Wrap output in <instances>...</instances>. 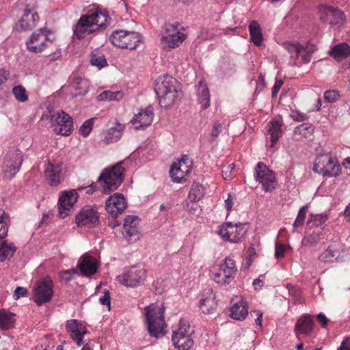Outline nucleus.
Segmentation results:
<instances>
[{
  "label": "nucleus",
  "instance_id": "7ed1b4c3",
  "mask_svg": "<svg viewBox=\"0 0 350 350\" xmlns=\"http://www.w3.org/2000/svg\"><path fill=\"white\" fill-rule=\"evenodd\" d=\"M148 331L152 337L157 338L165 334L166 324L164 319L165 307L163 304H152L144 309Z\"/></svg>",
  "mask_w": 350,
  "mask_h": 350
},
{
  "label": "nucleus",
  "instance_id": "b1692460",
  "mask_svg": "<svg viewBox=\"0 0 350 350\" xmlns=\"http://www.w3.org/2000/svg\"><path fill=\"white\" fill-rule=\"evenodd\" d=\"M153 108L148 106L145 109H141L140 111L136 113L132 122L135 129L138 130L150 126L153 121Z\"/></svg>",
  "mask_w": 350,
  "mask_h": 350
},
{
  "label": "nucleus",
  "instance_id": "4468645a",
  "mask_svg": "<svg viewBox=\"0 0 350 350\" xmlns=\"http://www.w3.org/2000/svg\"><path fill=\"white\" fill-rule=\"evenodd\" d=\"M51 122L53 131L57 134L68 136L72 131V120L63 111H59L52 116Z\"/></svg>",
  "mask_w": 350,
  "mask_h": 350
},
{
  "label": "nucleus",
  "instance_id": "6e6d98bb",
  "mask_svg": "<svg viewBox=\"0 0 350 350\" xmlns=\"http://www.w3.org/2000/svg\"><path fill=\"white\" fill-rule=\"evenodd\" d=\"M79 271L77 269H70L65 271H63L60 273L61 278L65 282H68L70 281L75 275H78Z\"/></svg>",
  "mask_w": 350,
  "mask_h": 350
},
{
  "label": "nucleus",
  "instance_id": "0e129e2a",
  "mask_svg": "<svg viewBox=\"0 0 350 350\" xmlns=\"http://www.w3.org/2000/svg\"><path fill=\"white\" fill-rule=\"evenodd\" d=\"M46 181L51 187H57L60 183L59 176H46Z\"/></svg>",
  "mask_w": 350,
  "mask_h": 350
},
{
  "label": "nucleus",
  "instance_id": "bf43d9fd",
  "mask_svg": "<svg viewBox=\"0 0 350 350\" xmlns=\"http://www.w3.org/2000/svg\"><path fill=\"white\" fill-rule=\"evenodd\" d=\"M28 294L27 288L21 286H18L14 291L13 297L15 300L18 299L21 297H25Z\"/></svg>",
  "mask_w": 350,
  "mask_h": 350
},
{
  "label": "nucleus",
  "instance_id": "864d4df0",
  "mask_svg": "<svg viewBox=\"0 0 350 350\" xmlns=\"http://www.w3.org/2000/svg\"><path fill=\"white\" fill-rule=\"evenodd\" d=\"M95 119V118H90L84 122L83 124L81 126L79 129V133L83 136L87 137L90 134L92 129L94 121Z\"/></svg>",
  "mask_w": 350,
  "mask_h": 350
},
{
  "label": "nucleus",
  "instance_id": "dca6fc26",
  "mask_svg": "<svg viewBox=\"0 0 350 350\" xmlns=\"http://www.w3.org/2000/svg\"><path fill=\"white\" fill-rule=\"evenodd\" d=\"M78 226H95L99 222V213L96 206L86 205L75 216Z\"/></svg>",
  "mask_w": 350,
  "mask_h": 350
},
{
  "label": "nucleus",
  "instance_id": "412c9836",
  "mask_svg": "<svg viewBox=\"0 0 350 350\" xmlns=\"http://www.w3.org/2000/svg\"><path fill=\"white\" fill-rule=\"evenodd\" d=\"M67 332L71 338L76 342L78 346L83 344V337L88 333V330L83 322L77 319L68 320L66 325Z\"/></svg>",
  "mask_w": 350,
  "mask_h": 350
},
{
  "label": "nucleus",
  "instance_id": "37998d69",
  "mask_svg": "<svg viewBox=\"0 0 350 350\" xmlns=\"http://www.w3.org/2000/svg\"><path fill=\"white\" fill-rule=\"evenodd\" d=\"M91 65L101 69L107 66V59L105 55L97 51L92 52L90 57Z\"/></svg>",
  "mask_w": 350,
  "mask_h": 350
},
{
  "label": "nucleus",
  "instance_id": "473e14b6",
  "mask_svg": "<svg viewBox=\"0 0 350 350\" xmlns=\"http://www.w3.org/2000/svg\"><path fill=\"white\" fill-rule=\"evenodd\" d=\"M198 96L202 108L206 109L210 106L211 99L209 90L206 84L202 81H200L198 83Z\"/></svg>",
  "mask_w": 350,
  "mask_h": 350
},
{
  "label": "nucleus",
  "instance_id": "9d476101",
  "mask_svg": "<svg viewBox=\"0 0 350 350\" xmlns=\"http://www.w3.org/2000/svg\"><path fill=\"white\" fill-rule=\"evenodd\" d=\"M186 38L185 33L178 29V24H166L162 33V44L164 47H178Z\"/></svg>",
  "mask_w": 350,
  "mask_h": 350
},
{
  "label": "nucleus",
  "instance_id": "a18cd8bd",
  "mask_svg": "<svg viewBox=\"0 0 350 350\" xmlns=\"http://www.w3.org/2000/svg\"><path fill=\"white\" fill-rule=\"evenodd\" d=\"M328 219V215L325 213H323L321 214H310V218L308 221V226L310 228L312 227H319Z\"/></svg>",
  "mask_w": 350,
  "mask_h": 350
},
{
  "label": "nucleus",
  "instance_id": "4be33fe9",
  "mask_svg": "<svg viewBox=\"0 0 350 350\" xmlns=\"http://www.w3.org/2000/svg\"><path fill=\"white\" fill-rule=\"evenodd\" d=\"M200 308L206 314H211L216 311L217 301L216 295L211 288L207 287L204 289L200 300Z\"/></svg>",
  "mask_w": 350,
  "mask_h": 350
},
{
  "label": "nucleus",
  "instance_id": "a19ab883",
  "mask_svg": "<svg viewBox=\"0 0 350 350\" xmlns=\"http://www.w3.org/2000/svg\"><path fill=\"white\" fill-rule=\"evenodd\" d=\"M204 187L198 183H194L189 192V198L191 202L199 201L204 196Z\"/></svg>",
  "mask_w": 350,
  "mask_h": 350
},
{
  "label": "nucleus",
  "instance_id": "680f3d73",
  "mask_svg": "<svg viewBox=\"0 0 350 350\" xmlns=\"http://www.w3.org/2000/svg\"><path fill=\"white\" fill-rule=\"evenodd\" d=\"M234 64L230 61V59H224L220 65V68L224 73H227L228 70H232Z\"/></svg>",
  "mask_w": 350,
  "mask_h": 350
},
{
  "label": "nucleus",
  "instance_id": "c756f323",
  "mask_svg": "<svg viewBox=\"0 0 350 350\" xmlns=\"http://www.w3.org/2000/svg\"><path fill=\"white\" fill-rule=\"evenodd\" d=\"M268 135H269L270 145H267L269 147H273L274 144L278 141L281 137L282 130V124L279 121L270 122L268 124Z\"/></svg>",
  "mask_w": 350,
  "mask_h": 350
},
{
  "label": "nucleus",
  "instance_id": "aec40b11",
  "mask_svg": "<svg viewBox=\"0 0 350 350\" xmlns=\"http://www.w3.org/2000/svg\"><path fill=\"white\" fill-rule=\"evenodd\" d=\"M126 206L124 196L118 193L109 196L105 202V209L112 217H117L119 214H122Z\"/></svg>",
  "mask_w": 350,
  "mask_h": 350
},
{
  "label": "nucleus",
  "instance_id": "4c0bfd02",
  "mask_svg": "<svg viewBox=\"0 0 350 350\" xmlns=\"http://www.w3.org/2000/svg\"><path fill=\"white\" fill-rule=\"evenodd\" d=\"M89 85L87 79L81 77H75L72 83V88L75 90V96L85 95L88 91Z\"/></svg>",
  "mask_w": 350,
  "mask_h": 350
},
{
  "label": "nucleus",
  "instance_id": "ea45409f",
  "mask_svg": "<svg viewBox=\"0 0 350 350\" xmlns=\"http://www.w3.org/2000/svg\"><path fill=\"white\" fill-rule=\"evenodd\" d=\"M124 165L125 163L121 161L114 165L108 166L103 169L100 175H124L127 172Z\"/></svg>",
  "mask_w": 350,
  "mask_h": 350
},
{
  "label": "nucleus",
  "instance_id": "0eeeda50",
  "mask_svg": "<svg viewBox=\"0 0 350 350\" xmlns=\"http://www.w3.org/2000/svg\"><path fill=\"white\" fill-rule=\"evenodd\" d=\"M51 31L46 28H40L32 33L26 42L27 49L32 53H39L53 44L54 38L50 37Z\"/></svg>",
  "mask_w": 350,
  "mask_h": 350
},
{
  "label": "nucleus",
  "instance_id": "4d7b16f0",
  "mask_svg": "<svg viewBox=\"0 0 350 350\" xmlns=\"http://www.w3.org/2000/svg\"><path fill=\"white\" fill-rule=\"evenodd\" d=\"M286 250V247L285 245L276 242L275 245V257L278 259L283 258Z\"/></svg>",
  "mask_w": 350,
  "mask_h": 350
},
{
  "label": "nucleus",
  "instance_id": "79ce46f5",
  "mask_svg": "<svg viewBox=\"0 0 350 350\" xmlns=\"http://www.w3.org/2000/svg\"><path fill=\"white\" fill-rule=\"evenodd\" d=\"M174 347L178 350H190L193 346L194 342L192 336L172 338Z\"/></svg>",
  "mask_w": 350,
  "mask_h": 350
},
{
  "label": "nucleus",
  "instance_id": "6e6552de",
  "mask_svg": "<svg viewBox=\"0 0 350 350\" xmlns=\"http://www.w3.org/2000/svg\"><path fill=\"white\" fill-rule=\"evenodd\" d=\"M147 271L139 267H131L122 275L117 277L120 283L128 287H136L146 280Z\"/></svg>",
  "mask_w": 350,
  "mask_h": 350
},
{
  "label": "nucleus",
  "instance_id": "9b49d317",
  "mask_svg": "<svg viewBox=\"0 0 350 350\" xmlns=\"http://www.w3.org/2000/svg\"><path fill=\"white\" fill-rule=\"evenodd\" d=\"M247 231L246 224H236L227 222L219 230V234L224 239L232 242L238 243L241 241Z\"/></svg>",
  "mask_w": 350,
  "mask_h": 350
},
{
  "label": "nucleus",
  "instance_id": "f8f14e48",
  "mask_svg": "<svg viewBox=\"0 0 350 350\" xmlns=\"http://www.w3.org/2000/svg\"><path fill=\"white\" fill-rule=\"evenodd\" d=\"M282 45L289 53L291 59H296L300 55L305 63L310 61L312 54L316 51V46L310 43L304 46L298 42H286Z\"/></svg>",
  "mask_w": 350,
  "mask_h": 350
},
{
  "label": "nucleus",
  "instance_id": "49530a36",
  "mask_svg": "<svg viewBox=\"0 0 350 350\" xmlns=\"http://www.w3.org/2000/svg\"><path fill=\"white\" fill-rule=\"evenodd\" d=\"M322 230L314 231L312 233L306 235L302 239V245L306 247L316 245L321 240Z\"/></svg>",
  "mask_w": 350,
  "mask_h": 350
},
{
  "label": "nucleus",
  "instance_id": "5fc2aeb1",
  "mask_svg": "<svg viewBox=\"0 0 350 350\" xmlns=\"http://www.w3.org/2000/svg\"><path fill=\"white\" fill-rule=\"evenodd\" d=\"M273 172L262 162H258L255 168L254 175H273Z\"/></svg>",
  "mask_w": 350,
  "mask_h": 350
},
{
  "label": "nucleus",
  "instance_id": "72a5a7b5",
  "mask_svg": "<svg viewBox=\"0 0 350 350\" xmlns=\"http://www.w3.org/2000/svg\"><path fill=\"white\" fill-rule=\"evenodd\" d=\"M249 31L251 40L257 46H261L263 40V35L259 23L256 21H252L249 25Z\"/></svg>",
  "mask_w": 350,
  "mask_h": 350
},
{
  "label": "nucleus",
  "instance_id": "338daca9",
  "mask_svg": "<svg viewBox=\"0 0 350 350\" xmlns=\"http://www.w3.org/2000/svg\"><path fill=\"white\" fill-rule=\"evenodd\" d=\"M99 301L102 305L110 306V293L108 291H105L104 295L99 298Z\"/></svg>",
  "mask_w": 350,
  "mask_h": 350
},
{
  "label": "nucleus",
  "instance_id": "39448f33",
  "mask_svg": "<svg viewBox=\"0 0 350 350\" xmlns=\"http://www.w3.org/2000/svg\"><path fill=\"white\" fill-rule=\"evenodd\" d=\"M313 170L322 175H340L345 173L337 158L330 154H319L315 159Z\"/></svg>",
  "mask_w": 350,
  "mask_h": 350
},
{
  "label": "nucleus",
  "instance_id": "c03bdc74",
  "mask_svg": "<svg viewBox=\"0 0 350 350\" xmlns=\"http://www.w3.org/2000/svg\"><path fill=\"white\" fill-rule=\"evenodd\" d=\"M123 97V93L121 91L111 92L109 90L103 91L98 96L97 99L101 101H118Z\"/></svg>",
  "mask_w": 350,
  "mask_h": 350
},
{
  "label": "nucleus",
  "instance_id": "e433bc0d",
  "mask_svg": "<svg viewBox=\"0 0 350 350\" xmlns=\"http://www.w3.org/2000/svg\"><path fill=\"white\" fill-rule=\"evenodd\" d=\"M16 247L12 243H8L7 241H0V261L3 262L5 260L10 259L15 253Z\"/></svg>",
  "mask_w": 350,
  "mask_h": 350
},
{
  "label": "nucleus",
  "instance_id": "423d86ee",
  "mask_svg": "<svg viewBox=\"0 0 350 350\" xmlns=\"http://www.w3.org/2000/svg\"><path fill=\"white\" fill-rule=\"evenodd\" d=\"M109 40L114 46L132 50L141 42L142 36L137 31L118 29L111 33Z\"/></svg>",
  "mask_w": 350,
  "mask_h": 350
},
{
  "label": "nucleus",
  "instance_id": "2f4dec72",
  "mask_svg": "<svg viewBox=\"0 0 350 350\" xmlns=\"http://www.w3.org/2000/svg\"><path fill=\"white\" fill-rule=\"evenodd\" d=\"M15 314L5 309L0 310V328L2 330H8L15 326Z\"/></svg>",
  "mask_w": 350,
  "mask_h": 350
},
{
  "label": "nucleus",
  "instance_id": "f03ea898",
  "mask_svg": "<svg viewBox=\"0 0 350 350\" xmlns=\"http://www.w3.org/2000/svg\"><path fill=\"white\" fill-rule=\"evenodd\" d=\"M154 92L161 107L169 108L173 106L180 96L178 81L171 76H164L157 81Z\"/></svg>",
  "mask_w": 350,
  "mask_h": 350
},
{
  "label": "nucleus",
  "instance_id": "13d9d810",
  "mask_svg": "<svg viewBox=\"0 0 350 350\" xmlns=\"http://www.w3.org/2000/svg\"><path fill=\"white\" fill-rule=\"evenodd\" d=\"M339 97V93L335 90H327L324 94L325 100L327 103L334 102Z\"/></svg>",
  "mask_w": 350,
  "mask_h": 350
},
{
  "label": "nucleus",
  "instance_id": "de8ad7c7",
  "mask_svg": "<svg viewBox=\"0 0 350 350\" xmlns=\"http://www.w3.org/2000/svg\"><path fill=\"white\" fill-rule=\"evenodd\" d=\"M286 288L295 303L301 304L304 302V298L301 296V291L299 288L295 287L291 284H286Z\"/></svg>",
  "mask_w": 350,
  "mask_h": 350
},
{
  "label": "nucleus",
  "instance_id": "58836bf2",
  "mask_svg": "<svg viewBox=\"0 0 350 350\" xmlns=\"http://www.w3.org/2000/svg\"><path fill=\"white\" fill-rule=\"evenodd\" d=\"M255 179L262 185L263 190L266 192L271 191L277 185L275 176H255Z\"/></svg>",
  "mask_w": 350,
  "mask_h": 350
},
{
  "label": "nucleus",
  "instance_id": "5701e85b",
  "mask_svg": "<svg viewBox=\"0 0 350 350\" xmlns=\"http://www.w3.org/2000/svg\"><path fill=\"white\" fill-rule=\"evenodd\" d=\"M77 267L81 275L90 277L97 272L98 263L94 257L83 255L79 259Z\"/></svg>",
  "mask_w": 350,
  "mask_h": 350
},
{
  "label": "nucleus",
  "instance_id": "2eb2a0df",
  "mask_svg": "<svg viewBox=\"0 0 350 350\" xmlns=\"http://www.w3.org/2000/svg\"><path fill=\"white\" fill-rule=\"evenodd\" d=\"M23 163L22 152L13 147L6 154L2 166L3 172L5 174L16 175Z\"/></svg>",
  "mask_w": 350,
  "mask_h": 350
},
{
  "label": "nucleus",
  "instance_id": "7c9ffc66",
  "mask_svg": "<svg viewBox=\"0 0 350 350\" xmlns=\"http://www.w3.org/2000/svg\"><path fill=\"white\" fill-rule=\"evenodd\" d=\"M230 317L236 320L241 321L245 319L248 314L247 304L243 300L235 303L230 310Z\"/></svg>",
  "mask_w": 350,
  "mask_h": 350
},
{
  "label": "nucleus",
  "instance_id": "8fccbe9b",
  "mask_svg": "<svg viewBox=\"0 0 350 350\" xmlns=\"http://www.w3.org/2000/svg\"><path fill=\"white\" fill-rule=\"evenodd\" d=\"M308 210V205L303 206L300 208L293 225L294 230L304 224Z\"/></svg>",
  "mask_w": 350,
  "mask_h": 350
},
{
  "label": "nucleus",
  "instance_id": "f704fd0d",
  "mask_svg": "<svg viewBox=\"0 0 350 350\" xmlns=\"http://www.w3.org/2000/svg\"><path fill=\"white\" fill-rule=\"evenodd\" d=\"M329 54L337 61H340L350 55V46L346 43L339 44L334 46Z\"/></svg>",
  "mask_w": 350,
  "mask_h": 350
},
{
  "label": "nucleus",
  "instance_id": "bb28decb",
  "mask_svg": "<svg viewBox=\"0 0 350 350\" xmlns=\"http://www.w3.org/2000/svg\"><path fill=\"white\" fill-rule=\"evenodd\" d=\"M313 325L314 321L312 316L304 314L297 320L295 327V332L297 336L300 334L308 335L313 329Z\"/></svg>",
  "mask_w": 350,
  "mask_h": 350
},
{
  "label": "nucleus",
  "instance_id": "774afa93",
  "mask_svg": "<svg viewBox=\"0 0 350 350\" xmlns=\"http://www.w3.org/2000/svg\"><path fill=\"white\" fill-rule=\"evenodd\" d=\"M291 117L293 120L297 122H302L308 119L307 116L297 111L293 112Z\"/></svg>",
  "mask_w": 350,
  "mask_h": 350
},
{
  "label": "nucleus",
  "instance_id": "69168bd1",
  "mask_svg": "<svg viewBox=\"0 0 350 350\" xmlns=\"http://www.w3.org/2000/svg\"><path fill=\"white\" fill-rule=\"evenodd\" d=\"M10 77V71L4 68L0 69V87L5 83Z\"/></svg>",
  "mask_w": 350,
  "mask_h": 350
},
{
  "label": "nucleus",
  "instance_id": "cd10ccee",
  "mask_svg": "<svg viewBox=\"0 0 350 350\" xmlns=\"http://www.w3.org/2000/svg\"><path fill=\"white\" fill-rule=\"evenodd\" d=\"M340 248L339 244L330 245L328 246L327 250L319 255V259L320 261L323 262L338 261L340 256Z\"/></svg>",
  "mask_w": 350,
  "mask_h": 350
},
{
  "label": "nucleus",
  "instance_id": "603ef678",
  "mask_svg": "<svg viewBox=\"0 0 350 350\" xmlns=\"http://www.w3.org/2000/svg\"><path fill=\"white\" fill-rule=\"evenodd\" d=\"M8 218V215L5 213L0 216V241H4L3 239L8 234V227L5 221Z\"/></svg>",
  "mask_w": 350,
  "mask_h": 350
},
{
  "label": "nucleus",
  "instance_id": "393cba45",
  "mask_svg": "<svg viewBox=\"0 0 350 350\" xmlns=\"http://www.w3.org/2000/svg\"><path fill=\"white\" fill-rule=\"evenodd\" d=\"M139 219L135 215H127L124 219L122 234L126 239H130L139 232Z\"/></svg>",
  "mask_w": 350,
  "mask_h": 350
},
{
  "label": "nucleus",
  "instance_id": "c9c22d12",
  "mask_svg": "<svg viewBox=\"0 0 350 350\" xmlns=\"http://www.w3.org/2000/svg\"><path fill=\"white\" fill-rule=\"evenodd\" d=\"M124 126L123 124L117 123L115 127L109 129L107 132L105 133L103 141L107 143H112L118 141L122 135V131Z\"/></svg>",
  "mask_w": 350,
  "mask_h": 350
},
{
  "label": "nucleus",
  "instance_id": "a211bd4d",
  "mask_svg": "<svg viewBox=\"0 0 350 350\" xmlns=\"http://www.w3.org/2000/svg\"><path fill=\"white\" fill-rule=\"evenodd\" d=\"M37 7L36 3L33 2L31 5V3L27 4V9L24 10V13L18 23L16 25V29L20 31H27L34 28L39 21V16L34 9Z\"/></svg>",
  "mask_w": 350,
  "mask_h": 350
},
{
  "label": "nucleus",
  "instance_id": "a878e982",
  "mask_svg": "<svg viewBox=\"0 0 350 350\" xmlns=\"http://www.w3.org/2000/svg\"><path fill=\"white\" fill-rule=\"evenodd\" d=\"M193 161L189 156L184 154L180 160L174 162L169 170L170 175H175L178 172H182L188 175L191 172Z\"/></svg>",
  "mask_w": 350,
  "mask_h": 350
},
{
  "label": "nucleus",
  "instance_id": "f3484780",
  "mask_svg": "<svg viewBox=\"0 0 350 350\" xmlns=\"http://www.w3.org/2000/svg\"><path fill=\"white\" fill-rule=\"evenodd\" d=\"M53 282L42 280L36 283L33 287V299L38 306L49 302L53 296Z\"/></svg>",
  "mask_w": 350,
  "mask_h": 350
},
{
  "label": "nucleus",
  "instance_id": "ddd939ff",
  "mask_svg": "<svg viewBox=\"0 0 350 350\" xmlns=\"http://www.w3.org/2000/svg\"><path fill=\"white\" fill-rule=\"evenodd\" d=\"M76 190L62 191L58 200V213L61 218H66L73 211V206L78 200Z\"/></svg>",
  "mask_w": 350,
  "mask_h": 350
},
{
  "label": "nucleus",
  "instance_id": "f257e3e1",
  "mask_svg": "<svg viewBox=\"0 0 350 350\" xmlns=\"http://www.w3.org/2000/svg\"><path fill=\"white\" fill-rule=\"evenodd\" d=\"M110 20L107 12H103L100 10L90 11L81 15L74 25V35L78 39H82L92 33L105 29Z\"/></svg>",
  "mask_w": 350,
  "mask_h": 350
},
{
  "label": "nucleus",
  "instance_id": "09e8293b",
  "mask_svg": "<svg viewBox=\"0 0 350 350\" xmlns=\"http://www.w3.org/2000/svg\"><path fill=\"white\" fill-rule=\"evenodd\" d=\"M12 93L15 98L21 103H25L28 100V95L25 88L21 85L14 86L12 89Z\"/></svg>",
  "mask_w": 350,
  "mask_h": 350
},
{
  "label": "nucleus",
  "instance_id": "20e7f679",
  "mask_svg": "<svg viewBox=\"0 0 350 350\" xmlns=\"http://www.w3.org/2000/svg\"><path fill=\"white\" fill-rule=\"evenodd\" d=\"M124 176H98L96 183H92L88 186H81L78 191L85 190L87 194H92L96 191L109 193L116 190L122 183Z\"/></svg>",
  "mask_w": 350,
  "mask_h": 350
},
{
  "label": "nucleus",
  "instance_id": "1a4fd4ad",
  "mask_svg": "<svg viewBox=\"0 0 350 350\" xmlns=\"http://www.w3.org/2000/svg\"><path fill=\"white\" fill-rule=\"evenodd\" d=\"M237 271L235 261L230 257H226L220 264L218 271L213 274V279L221 285L229 284L235 277Z\"/></svg>",
  "mask_w": 350,
  "mask_h": 350
},
{
  "label": "nucleus",
  "instance_id": "c85d7f7f",
  "mask_svg": "<svg viewBox=\"0 0 350 350\" xmlns=\"http://www.w3.org/2000/svg\"><path fill=\"white\" fill-rule=\"evenodd\" d=\"M172 338H180L192 336L194 331L191 327L189 322L184 319L179 321L178 327L172 331Z\"/></svg>",
  "mask_w": 350,
  "mask_h": 350
},
{
  "label": "nucleus",
  "instance_id": "052dcab7",
  "mask_svg": "<svg viewBox=\"0 0 350 350\" xmlns=\"http://www.w3.org/2000/svg\"><path fill=\"white\" fill-rule=\"evenodd\" d=\"M221 131H222L221 124L218 122H215V124H213V126L212 132H211V137H212L213 140H215L219 136V135L221 132Z\"/></svg>",
  "mask_w": 350,
  "mask_h": 350
},
{
  "label": "nucleus",
  "instance_id": "6ab92c4d",
  "mask_svg": "<svg viewBox=\"0 0 350 350\" xmlns=\"http://www.w3.org/2000/svg\"><path fill=\"white\" fill-rule=\"evenodd\" d=\"M319 13L321 20L332 26L342 25L346 21L344 12L334 7L321 6Z\"/></svg>",
  "mask_w": 350,
  "mask_h": 350
},
{
  "label": "nucleus",
  "instance_id": "e2e57ef3",
  "mask_svg": "<svg viewBox=\"0 0 350 350\" xmlns=\"http://www.w3.org/2000/svg\"><path fill=\"white\" fill-rule=\"evenodd\" d=\"M256 248L254 244H251L247 250V254L249 256L248 260L247 262L248 266L251 265L253 258L256 256Z\"/></svg>",
  "mask_w": 350,
  "mask_h": 350
},
{
  "label": "nucleus",
  "instance_id": "3c124183",
  "mask_svg": "<svg viewBox=\"0 0 350 350\" xmlns=\"http://www.w3.org/2000/svg\"><path fill=\"white\" fill-rule=\"evenodd\" d=\"M295 131L305 137H309L314 131V127L310 124H303L297 126Z\"/></svg>",
  "mask_w": 350,
  "mask_h": 350
}]
</instances>
